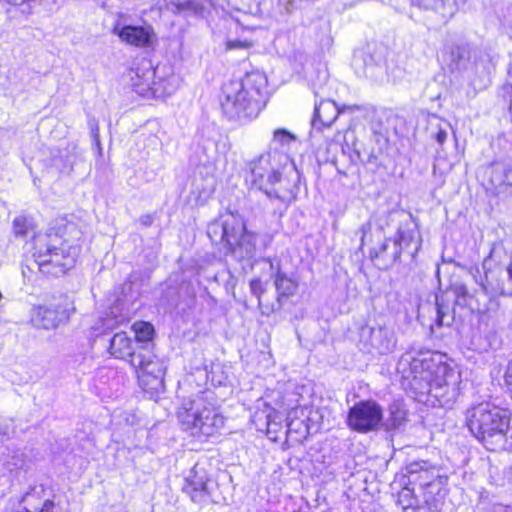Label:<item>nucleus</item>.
Wrapping results in <instances>:
<instances>
[{
    "label": "nucleus",
    "instance_id": "nucleus-1",
    "mask_svg": "<svg viewBox=\"0 0 512 512\" xmlns=\"http://www.w3.org/2000/svg\"><path fill=\"white\" fill-rule=\"evenodd\" d=\"M397 371L419 401L426 396L425 401L432 405L450 408L460 395L461 373L442 362L440 355L406 352L397 363Z\"/></svg>",
    "mask_w": 512,
    "mask_h": 512
},
{
    "label": "nucleus",
    "instance_id": "nucleus-2",
    "mask_svg": "<svg viewBox=\"0 0 512 512\" xmlns=\"http://www.w3.org/2000/svg\"><path fill=\"white\" fill-rule=\"evenodd\" d=\"M82 232L74 222L56 219L47 232L33 238V257L41 273L53 277L64 275L76 262Z\"/></svg>",
    "mask_w": 512,
    "mask_h": 512
},
{
    "label": "nucleus",
    "instance_id": "nucleus-3",
    "mask_svg": "<svg viewBox=\"0 0 512 512\" xmlns=\"http://www.w3.org/2000/svg\"><path fill=\"white\" fill-rule=\"evenodd\" d=\"M251 182L287 206L296 198L300 173L285 151L269 149L247 163Z\"/></svg>",
    "mask_w": 512,
    "mask_h": 512
},
{
    "label": "nucleus",
    "instance_id": "nucleus-4",
    "mask_svg": "<svg viewBox=\"0 0 512 512\" xmlns=\"http://www.w3.org/2000/svg\"><path fill=\"white\" fill-rule=\"evenodd\" d=\"M465 423L488 450L512 451V414L489 402L468 408Z\"/></svg>",
    "mask_w": 512,
    "mask_h": 512
},
{
    "label": "nucleus",
    "instance_id": "nucleus-5",
    "mask_svg": "<svg viewBox=\"0 0 512 512\" xmlns=\"http://www.w3.org/2000/svg\"><path fill=\"white\" fill-rule=\"evenodd\" d=\"M266 76L252 72L243 79L231 80L222 87L220 97L223 114L231 121L246 122L256 118L264 103Z\"/></svg>",
    "mask_w": 512,
    "mask_h": 512
},
{
    "label": "nucleus",
    "instance_id": "nucleus-6",
    "mask_svg": "<svg viewBox=\"0 0 512 512\" xmlns=\"http://www.w3.org/2000/svg\"><path fill=\"white\" fill-rule=\"evenodd\" d=\"M207 236L236 260H250L256 253V235L247 231L242 218L233 213L226 212L209 222Z\"/></svg>",
    "mask_w": 512,
    "mask_h": 512
},
{
    "label": "nucleus",
    "instance_id": "nucleus-7",
    "mask_svg": "<svg viewBox=\"0 0 512 512\" xmlns=\"http://www.w3.org/2000/svg\"><path fill=\"white\" fill-rule=\"evenodd\" d=\"M178 421L194 437L209 438L224 427L225 419L211 392H204L184 400L177 412Z\"/></svg>",
    "mask_w": 512,
    "mask_h": 512
},
{
    "label": "nucleus",
    "instance_id": "nucleus-8",
    "mask_svg": "<svg viewBox=\"0 0 512 512\" xmlns=\"http://www.w3.org/2000/svg\"><path fill=\"white\" fill-rule=\"evenodd\" d=\"M264 409L257 412V416H264L266 425L268 428L271 426H279L284 420V414L287 412L286 425L287 432L289 434L295 433L300 438H305L309 434L310 422L314 421V415H317V411H314L312 406L308 405H297L290 408L289 404L286 403V396H281L277 393V397L272 401H263Z\"/></svg>",
    "mask_w": 512,
    "mask_h": 512
},
{
    "label": "nucleus",
    "instance_id": "nucleus-9",
    "mask_svg": "<svg viewBox=\"0 0 512 512\" xmlns=\"http://www.w3.org/2000/svg\"><path fill=\"white\" fill-rule=\"evenodd\" d=\"M135 369L140 387L151 399H157L164 392L165 367L152 350H143L134 355Z\"/></svg>",
    "mask_w": 512,
    "mask_h": 512
},
{
    "label": "nucleus",
    "instance_id": "nucleus-10",
    "mask_svg": "<svg viewBox=\"0 0 512 512\" xmlns=\"http://www.w3.org/2000/svg\"><path fill=\"white\" fill-rule=\"evenodd\" d=\"M72 310L69 299L61 296L47 304L34 306L30 320L36 328L53 329L66 322Z\"/></svg>",
    "mask_w": 512,
    "mask_h": 512
},
{
    "label": "nucleus",
    "instance_id": "nucleus-11",
    "mask_svg": "<svg viewBox=\"0 0 512 512\" xmlns=\"http://www.w3.org/2000/svg\"><path fill=\"white\" fill-rule=\"evenodd\" d=\"M383 418L382 408L375 401H360L350 408L347 424L357 432L367 433L376 430Z\"/></svg>",
    "mask_w": 512,
    "mask_h": 512
},
{
    "label": "nucleus",
    "instance_id": "nucleus-12",
    "mask_svg": "<svg viewBox=\"0 0 512 512\" xmlns=\"http://www.w3.org/2000/svg\"><path fill=\"white\" fill-rule=\"evenodd\" d=\"M360 342L368 352L379 354L391 353L396 347L394 332L387 327H363L360 331Z\"/></svg>",
    "mask_w": 512,
    "mask_h": 512
},
{
    "label": "nucleus",
    "instance_id": "nucleus-13",
    "mask_svg": "<svg viewBox=\"0 0 512 512\" xmlns=\"http://www.w3.org/2000/svg\"><path fill=\"white\" fill-rule=\"evenodd\" d=\"M183 492L186 493L195 503H207L211 499V494L209 489V479L206 472L195 466L190 471L189 476L185 479Z\"/></svg>",
    "mask_w": 512,
    "mask_h": 512
},
{
    "label": "nucleus",
    "instance_id": "nucleus-14",
    "mask_svg": "<svg viewBox=\"0 0 512 512\" xmlns=\"http://www.w3.org/2000/svg\"><path fill=\"white\" fill-rule=\"evenodd\" d=\"M429 312L435 316V323L438 327L449 326L454 320V309L452 307V299L447 293L434 295V303L420 304L418 307V315Z\"/></svg>",
    "mask_w": 512,
    "mask_h": 512
},
{
    "label": "nucleus",
    "instance_id": "nucleus-15",
    "mask_svg": "<svg viewBox=\"0 0 512 512\" xmlns=\"http://www.w3.org/2000/svg\"><path fill=\"white\" fill-rule=\"evenodd\" d=\"M447 477L439 476L421 490L423 504H417L414 512H439L446 495Z\"/></svg>",
    "mask_w": 512,
    "mask_h": 512
},
{
    "label": "nucleus",
    "instance_id": "nucleus-16",
    "mask_svg": "<svg viewBox=\"0 0 512 512\" xmlns=\"http://www.w3.org/2000/svg\"><path fill=\"white\" fill-rule=\"evenodd\" d=\"M495 249L492 248L489 255L482 263L484 277L480 279L479 284L485 292L495 290L501 286L502 276L506 273L512 281V261L508 267H503L494 261Z\"/></svg>",
    "mask_w": 512,
    "mask_h": 512
},
{
    "label": "nucleus",
    "instance_id": "nucleus-17",
    "mask_svg": "<svg viewBox=\"0 0 512 512\" xmlns=\"http://www.w3.org/2000/svg\"><path fill=\"white\" fill-rule=\"evenodd\" d=\"M16 512H57L55 503L45 497L43 485L34 486L20 499Z\"/></svg>",
    "mask_w": 512,
    "mask_h": 512
},
{
    "label": "nucleus",
    "instance_id": "nucleus-18",
    "mask_svg": "<svg viewBox=\"0 0 512 512\" xmlns=\"http://www.w3.org/2000/svg\"><path fill=\"white\" fill-rule=\"evenodd\" d=\"M393 239L394 243L389 244L392 247L389 255L392 259H400L403 251L414 257L419 249V233L415 228L399 227Z\"/></svg>",
    "mask_w": 512,
    "mask_h": 512
},
{
    "label": "nucleus",
    "instance_id": "nucleus-19",
    "mask_svg": "<svg viewBox=\"0 0 512 512\" xmlns=\"http://www.w3.org/2000/svg\"><path fill=\"white\" fill-rule=\"evenodd\" d=\"M131 86L133 90L143 96L150 98L152 95L153 81L156 77V70L149 61L143 60L135 70H132Z\"/></svg>",
    "mask_w": 512,
    "mask_h": 512
},
{
    "label": "nucleus",
    "instance_id": "nucleus-20",
    "mask_svg": "<svg viewBox=\"0 0 512 512\" xmlns=\"http://www.w3.org/2000/svg\"><path fill=\"white\" fill-rule=\"evenodd\" d=\"M113 33L117 35L121 41L136 47H145L150 44L153 31L149 27L132 26L120 24L115 25Z\"/></svg>",
    "mask_w": 512,
    "mask_h": 512
},
{
    "label": "nucleus",
    "instance_id": "nucleus-21",
    "mask_svg": "<svg viewBox=\"0 0 512 512\" xmlns=\"http://www.w3.org/2000/svg\"><path fill=\"white\" fill-rule=\"evenodd\" d=\"M408 482L417 486L421 491L430 482H433L440 475L438 471L425 461L413 462L406 466V474Z\"/></svg>",
    "mask_w": 512,
    "mask_h": 512
},
{
    "label": "nucleus",
    "instance_id": "nucleus-22",
    "mask_svg": "<svg viewBox=\"0 0 512 512\" xmlns=\"http://www.w3.org/2000/svg\"><path fill=\"white\" fill-rule=\"evenodd\" d=\"M109 349L110 353L116 358H128L131 365L135 354L142 352L143 350H151L148 345H138L133 347L132 340L125 332L116 333L112 337Z\"/></svg>",
    "mask_w": 512,
    "mask_h": 512
},
{
    "label": "nucleus",
    "instance_id": "nucleus-23",
    "mask_svg": "<svg viewBox=\"0 0 512 512\" xmlns=\"http://www.w3.org/2000/svg\"><path fill=\"white\" fill-rule=\"evenodd\" d=\"M340 113L336 103L332 100H321L315 103L312 125L314 128L331 126Z\"/></svg>",
    "mask_w": 512,
    "mask_h": 512
},
{
    "label": "nucleus",
    "instance_id": "nucleus-24",
    "mask_svg": "<svg viewBox=\"0 0 512 512\" xmlns=\"http://www.w3.org/2000/svg\"><path fill=\"white\" fill-rule=\"evenodd\" d=\"M211 0H166V8L173 13L201 15Z\"/></svg>",
    "mask_w": 512,
    "mask_h": 512
},
{
    "label": "nucleus",
    "instance_id": "nucleus-25",
    "mask_svg": "<svg viewBox=\"0 0 512 512\" xmlns=\"http://www.w3.org/2000/svg\"><path fill=\"white\" fill-rule=\"evenodd\" d=\"M274 285L279 303L283 298L293 296L298 289L297 281L291 277H288L284 272L280 270V268L277 269L275 274Z\"/></svg>",
    "mask_w": 512,
    "mask_h": 512
},
{
    "label": "nucleus",
    "instance_id": "nucleus-26",
    "mask_svg": "<svg viewBox=\"0 0 512 512\" xmlns=\"http://www.w3.org/2000/svg\"><path fill=\"white\" fill-rule=\"evenodd\" d=\"M450 123L440 117L431 116L428 122V131L438 144L443 145L448 137Z\"/></svg>",
    "mask_w": 512,
    "mask_h": 512
},
{
    "label": "nucleus",
    "instance_id": "nucleus-27",
    "mask_svg": "<svg viewBox=\"0 0 512 512\" xmlns=\"http://www.w3.org/2000/svg\"><path fill=\"white\" fill-rule=\"evenodd\" d=\"M176 77L159 78L153 81L151 98H164L173 94L176 90Z\"/></svg>",
    "mask_w": 512,
    "mask_h": 512
},
{
    "label": "nucleus",
    "instance_id": "nucleus-28",
    "mask_svg": "<svg viewBox=\"0 0 512 512\" xmlns=\"http://www.w3.org/2000/svg\"><path fill=\"white\" fill-rule=\"evenodd\" d=\"M296 140V136L290 131L278 128L274 130L273 136L270 142L269 149H276L284 151L285 148L289 147L292 142Z\"/></svg>",
    "mask_w": 512,
    "mask_h": 512
},
{
    "label": "nucleus",
    "instance_id": "nucleus-29",
    "mask_svg": "<svg viewBox=\"0 0 512 512\" xmlns=\"http://www.w3.org/2000/svg\"><path fill=\"white\" fill-rule=\"evenodd\" d=\"M135 333L136 346L148 345L152 349V345L149 341L152 339L154 333V327L147 322H136L133 325Z\"/></svg>",
    "mask_w": 512,
    "mask_h": 512
},
{
    "label": "nucleus",
    "instance_id": "nucleus-30",
    "mask_svg": "<svg viewBox=\"0 0 512 512\" xmlns=\"http://www.w3.org/2000/svg\"><path fill=\"white\" fill-rule=\"evenodd\" d=\"M469 51L465 46H456L451 50V67L455 70L466 69L469 62Z\"/></svg>",
    "mask_w": 512,
    "mask_h": 512
},
{
    "label": "nucleus",
    "instance_id": "nucleus-31",
    "mask_svg": "<svg viewBox=\"0 0 512 512\" xmlns=\"http://www.w3.org/2000/svg\"><path fill=\"white\" fill-rule=\"evenodd\" d=\"M394 243L393 238L385 239V241L378 247L373 248L370 252L371 258H382L387 264H393L399 259H392L389 255L392 252V247L389 244Z\"/></svg>",
    "mask_w": 512,
    "mask_h": 512
},
{
    "label": "nucleus",
    "instance_id": "nucleus-32",
    "mask_svg": "<svg viewBox=\"0 0 512 512\" xmlns=\"http://www.w3.org/2000/svg\"><path fill=\"white\" fill-rule=\"evenodd\" d=\"M455 302L460 305H469L471 295L465 285H456L453 289Z\"/></svg>",
    "mask_w": 512,
    "mask_h": 512
},
{
    "label": "nucleus",
    "instance_id": "nucleus-33",
    "mask_svg": "<svg viewBox=\"0 0 512 512\" xmlns=\"http://www.w3.org/2000/svg\"><path fill=\"white\" fill-rule=\"evenodd\" d=\"M250 291L258 299V306L262 309L261 297L266 291V285L259 279H253L250 281Z\"/></svg>",
    "mask_w": 512,
    "mask_h": 512
},
{
    "label": "nucleus",
    "instance_id": "nucleus-34",
    "mask_svg": "<svg viewBox=\"0 0 512 512\" xmlns=\"http://www.w3.org/2000/svg\"><path fill=\"white\" fill-rule=\"evenodd\" d=\"M371 230L372 223L370 221L363 223L359 228L361 247L370 241Z\"/></svg>",
    "mask_w": 512,
    "mask_h": 512
},
{
    "label": "nucleus",
    "instance_id": "nucleus-35",
    "mask_svg": "<svg viewBox=\"0 0 512 512\" xmlns=\"http://www.w3.org/2000/svg\"><path fill=\"white\" fill-rule=\"evenodd\" d=\"M252 42L247 40H228L226 42V48L228 50H234V49H249L252 47Z\"/></svg>",
    "mask_w": 512,
    "mask_h": 512
},
{
    "label": "nucleus",
    "instance_id": "nucleus-36",
    "mask_svg": "<svg viewBox=\"0 0 512 512\" xmlns=\"http://www.w3.org/2000/svg\"><path fill=\"white\" fill-rule=\"evenodd\" d=\"M392 425L394 427H399L403 420L405 419V413L401 410L392 411Z\"/></svg>",
    "mask_w": 512,
    "mask_h": 512
},
{
    "label": "nucleus",
    "instance_id": "nucleus-37",
    "mask_svg": "<svg viewBox=\"0 0 512 512\" xmlns=\"http://www.w3.org/2000/svg\"><path fill=\"white\" fill-rule=\"evenodd\" d=\"M490 512H512V506L503 505V504H495L492 506Z\"/></svg>",
    "mask_w": 512,
    "mask_h": 512
},
{
    "label": "nucleus",
    "instance_id": "nucleus-38",
    "mask_svg": "<svg viewBox=\"0 0 512 512\" xmlns=\"http://www.w3.org/2000/svg\"><path fill=\"white\" fill-rule=\"evenodd\" d=\"M504 183L512 186V164L509 165L504 171Z\"/></svg>",
    "mask_w": 512,
    "mask_h": 512
},
{
    "label": "nucleus",
    "instance_id": "nucleus-39",
    "mask_svg": "<svg viewBox=\"0 0 512 512\" xmlns=\"http://www.w3.org/2000/svg\"><path fill=\"white\" fill-rule=\"evenodd\" d=\"M152 217L150 215H144L140 218V221L143 225L149 226L152 223Z\"/></svg>",
    "mask_w": 512,
    "mask_h": 512
},
{
    "label": "nucleus",
    "instance_id": "nucleus-40",
    "mask_svg": "<svg viewBox=\"0 0 512 512\" xmlns=\"http://www.w3.org/2000/svg\"><path fill=\"white\" fill-rule=\"evenodd\" d=\"M16 233H17V234H23V233H24V231H22V230H20V229H16Z\"/></svg>",
    "mask_w": 512,
    "mask_h": 512
},
{
    "label": "nucleus",
    "instance_id": "nucleus-41",
    "mask_svg": "<svg viewBox=\"0 0 512 512\" xmlns=\"http://www.w3.org/2000/svg\"><path fill=\"white\" fill-rule=\"evenodd\" d=\"M18 223H19V220H18V219H16V220L14 221V224H15V226H16V227H17Z\"/></svg>",
    "mask_w": 512,
    "mask_h": 512
},
{
    "label": "nucleus",
    "instance_id": "nucleus-42",
    "mask_svg": "<svg viewBox=\"0 0 512 512\" xmlns=\"http://www.w3.org/2000/svg\"><path fill=\"white\" fill-rule=\"evenodd\" d=\"M289 396L296 397L295 393L290 394Z\"/></svg>",
    "mask_w": 512,
    "mask_h": 512
},
{
    "label": "nucleus",
    "instance_id": "nucleus-43",
    "mask_svg": "<svg viewBox=\"0 0 512 512\" xmlns=\"http://www.w3.org/2000/svg\"><path fill=\"white\" fill-rule=\"evenodd\" d=\"M511 72H512V69H511ZM511 86H512V83H511Z\"/></svg>",
    "mask_w": 512,
    "mask_h": 512
}]
</instances>
